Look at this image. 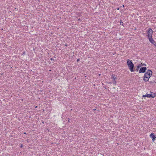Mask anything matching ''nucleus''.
<instances>
[{"label": "nucleus", "instance_id": "nucleus-10", "mask_svg": "<svg viewBox=\"0 0 156 156\" xmlns=\"http://www.w3.org/2000/svg\"><path fill=\"white\" fill-rule=\"evenodd\" d=\"M143 79H144L143 80H144V81L146 82H147L148 81L149 78H145L144 79V76L143 77Z\"/></svg>", "mask_w": 156, "mask_h": 156}, {"label": "nucleus", "instance_id": "nucleus-1", "mask_svg": "<svg viewBox=\"0 0 156 156\" xmlns=\"http://www.w3.org/2000/svg\"><path fill=\"white\" fill-rule=\"evenodd\" d=\"M127 64L128 65V68L130 70V71L131 72H134V65L132 62V61L129 59H128L127 62Z\"/></svg>", "mask_w": 156, "mask_h": 156}, {"label": "nucleus", "instance_id": "nucleus-4", "mask_svg": "<svg viewBox=\"0 0 156 156\" xmlns=\"http://www.w3.org/2000/svg\"><path fill=\"white\" fill-rule=\"evenodd\" d=\"M117 78V76L116 75H115V74H112L111 75V79L113 80V84L116 85V80Z\"/></svg>", "mask_w": 156, "mask_h": 156}, {"label": "nucleus", "instance_id": "nucleus-14", "mask_svg": "<svg viewBox=\"0 0 156 156\" xmlns=\"http://www.w3.org/2000/svg\"><path fill=\"white\" fill-rule=\"evenodd\" d=\"M23 144H21L20 145V147L21 148H22V147H23Z\"/></svg>", "mask_w": 156, "mask_h": 156}, {"label": "nucleus", "instance_id": "nucleus-16", "mask_svg": "<svg viewBox=\"0 0 156 156\" xmlns=\"http://www.w3.org/2000/svg\"><path fill=\"white\" fill-rule=\"evenodd\" d=\"M68 46V45H67V44H65V46Z\"/></svg>", "mask_w": 156, "mask_h": 156}, {"label": "nucleus", "instance_id": "nucleus-22", "mask_svg": "<svg viewBox=\"0 0 156 156\" xmlns=\"http://www.w3.org/2000/svg\"><path fill=\"white\" fill-rule=\"evenodd\" d=\"M93 110L94 111H95V110H96V109L95 108V109H93Z\"/></svg>", "mask_w": 156, "mask_h": 156}, {"label": "nucleus", "instance_id": "nucleus-5", "mask_svg": "<svg viewBox=\"0 0 156 156\" xmlns=\"http://www.w3.org/2000/svg\"><path fill=\"white\" fill-rule=\"evenodd\" d=\"M153 30L151 28H149L147 30V36L148 37H152L153 34Z\"/></svg>", "mask_w": 156, "mask_h": 156}, {"label": "nucleus", "instance_id": "nucleus-8", "mask_svg": "<svg viewBox=\"0 0 156 156\" xmlns=\"http://www.w3.org/2000/svg\"><path fill=\"white\" fill-rule=\"evenodd\" d=\"M150 136L152 138L153 141H154L155 139L156 138V136L154 135V133H152L150 134Z\"/></svg>", "mask_w": 156, "mask_h": 156}, {"label": "nucleus", "instance_id": "nucleus-7", "mask_svg": "<svg viewBox=\"0 0 156 156\" xmlns=\"http://www.w3.org/2000/svg\"><path fill=\"white\" fill-rule=\"evenodd\" d=\"M146 65L145 64L141 63V64H139L138 66H137V68L136 69V70L137 71H138L139 70V69L140 68V67L143 66H146Z\"/></svg>", "mask_w": 156, "mask_h": 156}, {"label": "nucleus", "instance_id": "nucleus-20", "mask_svg": "<svg viewBox=\"0 0 156 156\" xmlns=\"http://www.w3.org/2000/svg\"><path fill=\"white\" fill-rule=\"evenodd\" d=\"M104 88L106 89V86Z\"/></svg>", "mask_w": 156, "mask_h": 156}, {"label": "nucleus", "instance_id": "nucleus-2", "mask_svg": "<svg viewBox=\"0 0 156 156\" xmlns=\"http://www.w3.org/2000/svg\"><path fill=\"white\" fill-rule=\"evenodd\" d=\"M152 74V72L151 70L148 69L147 72L144 74V79L145 78H149Z\"/></svg>", "mask_w": 156, "mask_h": 156}, {"label": "nucleus", "instance_id": "nucleus-17", "mask_svg": "<svg viewBox=\"0 0 156 156\" xmlns=\"http://www.w3.org/2000/svg\"><path fill=\"white\" fill-rule=\"evenodd\" d=\"M50 60H54V59H53V58H50Z\"/></svg>", "mask_w": 156, "mask_h": 156}, {"label": "nucleus", "instance_id": "nucleus-15", "mask_svg": "<svg viewBox=\"0 0 156 156\" xmlns=\"http://www.w3.org/2000/svg\"><path fill=\"white\" fill-rule=\"evenodd\" d=\"M80 60V58H78L77 59V62H78Z\"/></svg>", "mask_w": 156, "mask_h": 156}, {"label": "nucleus", "instance_id": "nucleus-23", "mask_svg": "<svg viewBox=\"0 0 156 156\" xmlns=\"http://www.w3.org/2000/svg\"><path fill=\"white\" fill-rule=\"evenodd\" d=\"M109 83H110V84H111V83H112V82H109Z\"/></svg>", "mask_w": 156, "mask_h": 156}, {"label": "nucleus", "instance_id": "nucleus-18", "mask_svg": "<svg viewBox=\"0 0 156 156\" xmlns=\"http://www.w3.org/2000/svg\"><path fill=\"white\" fill-rule=\"evenodd\" d=\"M78 20L79 21H80V20H81V19H80V18H79L78 19Z\"/></svg>", "mask_w": 156, "mask_h": 156}, {"label": "nucleus", "instance_id": "nucleus-25", "mask_svg": "<svg viewBox=\"0 0 156 156\" xmlns=\"http://www.w3.org/2000/svg\"><path fill=\"white\" fill-rule=\"evenodd\" d=\"M24 134H26V133H24Z\"/></svg>", "mask_w": 156, "mask_h": 156}, {"label": "nucleus", "instance_id": "nucleus-19", "mask_svg": "<svg viewBox=\"0 0 156 156\" xmlns=\"http://www.w3.org/2000/svg\"><path fill=\"white\" fill-rule=\"evenodd\" d=\"M117 10H119V8H117Z\"/></svg>", "mask_w": 156, "mask_h": 156}, {"label": "nucleus", "instance_id": "nucleus-9", "mask_svg": "<svg viewBox=\"0 0 156 156\" xmlns=\"http://www.w3.org/2000/svg\"><path fill=\"white\" fill-rule=\"evenodd\" d=\"M149 39V40L150 42H151L152 44L155 45V44H156V43L155 41L153 39L152 37H148Z\"/></svg>", "mask_w": 156, "mask_h": 156}, {"label": "nucleus", "instance_id": "nucleus-12", "mask_svg": "<svg viewBox=\"0 0 156 156\" xmlns=\"http://www.w3.org/2000/svg\"><path fill=\"white\" fill-rule=\"evenodd\" d=\"M150 83H156V82H155V81H150Z\"/></svg>", "mask_w": 156, "mask_h": 156}, {"label": "nucleus", "instance_id": "nucleus-6", "mask_svg": "<svg viewBox=\"0 0 156 156\" xmlns=\"http://www.w3.org/2000/svg\"><path fill=\"white\" fill-rule=\"evenodd\" d=\"M147 68L146 67H141V68H140V69L139 73H144L145 72Z\"/></svg>", "mask_w": 156, "mask_h": 156}, {"label": "nucleus", "instance_id": "nucleus-21", "mask_svg": "<svg viewBox=\"0 0 156 156\" xmlns=\"http://www.w3.org/2000/svg\"><path fill=\"white\" fill-rule=\"evenodd\" d=\"M122 7H124V5H122Z\"/></svg>", "mask_w": 156, "mask_h": 156}, {"label": "nucleus", "instance_id": "nucleus-13", "mask_svg": "<svg viewBox=\"0 0 156 156\" xmlns=\"http://www.w3.org/2000/svg\"><path fill=\"white\" fill-rule=\"evenodd\" d=\"M67 119H68V121H68V122H70V119H69V118H67Z\"/></svg>", "mask_w": 156, "mask_h": 156}, {"label": "nucleus", "instance_id": "nucleus-3", "mask_svg": "<svg viewBox=\"0 0 156 156\" xmlns=\"http://www.w3.org/2000/svg\"><path fill=\"white\" fill-rule=\"evenodd\" d=\"M151 93H153V94H146L143 95L142 97H147V98H154L156 96V94L155 93H153L152 92H151Z\"/></svg>", "mask_w": 156, "mask_h": 156}, {"label": "nucleus", "instance_id": "nucleus-11", "mask_svg": "<svg viewBox=\"0 0 156 156\" xmlns=\"http://www.w3.org/2000/svg\"><path fill=\"white\" fill-rule=\"evenodd\" d=\"M120 25L122 26H123V23L122 20H120Z\"/></svg>", "mask_w": 156, "mask_h": 156}, {"label": "nucleus", "instance_id": "nucleus-24", "mask_svg": "<svg viewBox=\"0 0 156 156\" xmlns=\"http://www.w3.org/2000/svg\"><path fill=\"white\" fill-rule=\"evenodd\" d=\"M42 123H43V124H44V122H42Z\"/></svg>", "mask_w": 156, "mask_h": 156}]
</instances>
